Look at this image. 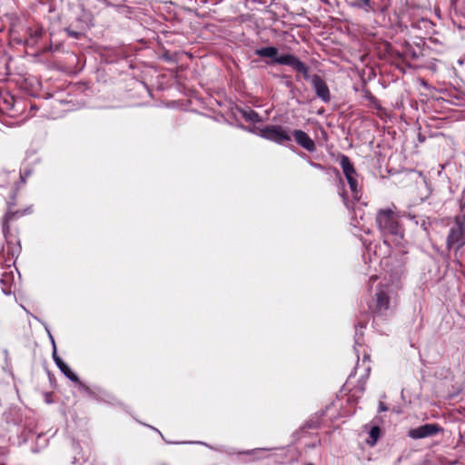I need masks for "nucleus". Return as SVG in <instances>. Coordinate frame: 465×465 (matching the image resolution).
Listing matches in <instances>:
<instances>
[{"label":"nucleus","instance_id":"nucleus-1","mask_svg":"<svg viewBox=\"0 0 465 465\" xmlns=\"http://www.w3.org/2000/svg\"><path fill=\"white\" fill-rule=\"evenodd\" d=\"M373 289L374 311L379 315H386L396 307L397 292L401 288L398 281L371 276L370 279Z\"/></svg>","mask_w":465,"mask_h":465},{"label":"nucleus","instance_id":"nucleus-2","mask_svg":"<svg viewBox=\"0 0 465 465\" xmlns=\"http://www.w3.org/2000/svg\"><path fill=\"white\" fill-rule=\"evenodd\" d=\"M379 229L382 233L384 243L402 246L404 231L399 223L398 215L391 209L381 210L376 218Z\"/></svg>","mask_w":465,"mask_h":465},{"label":"nucleus","instance_id":"nucleus-3","mask_svg":"<svg viewBox=\"0 0 465 465\" xmlns=\"http://www.w3.org/2000/svg\"><path fill=\"white\" fill-rule=\"evenodd\" d=\"M463 245H465V216H458L450 228L447 247L458 250Z\"/></svg>","mask_w":465,"mask_h":465},{"label":"nucleus","instance_id":"nucleus-4","mask_svg":"<svg viewBox=\"0 0 465 465\" xmlns=\"http://www.w3.org/2000/svg\"><path fill=\"white\" fill-rule=\"evenodd\" d=\"M256 134L262 138L271 140L277 143L291 141L289 132L280 125H267L264 128L257 129Z\"/></svg>","mask_w":465,"mask_h":465},{"label":"nucleus","instance_id":"nucleus-5","mask_svg":"<svg viewBox=\"0 0 465 465\" xmlns=\"http://www.w3.org/2000/svg\"><path fill=\"white\" fill-rule=\"evenodd\" d=\"M341 166L342 168V172L348 181L351 193L355 197H358V182H357V173L351 163L349 158L347 156H342L341 158Z\"/></svg>","mask_w":465,"mask_h":465},{"label":"nucleus","instance_id":"nucleus-6","mask_svg":"<svg viewBox=\"0 0 465 465\" xmlns=\"http://www.w3.org/2000/svg\"><path fill=\"white\" fill-rule=\"evenodd\" d=\"M440 430V427L435 423H429L408 431V436L418 440L436 435Z\"/></svg>","mask_w":465,"mask_h":465},{"label":"nucleus","instance_id":"nucleus-7","mask_svg":"<svg viewBox=\"0 0 465 465\" xmlns=\"http://www.w3.org/2000/svg\"><path fill=\"white\" fill-rule=\"evenodd\" d=\"M275 63L280 64H286L292 67L299 73L306 74L308 73L307 66L292 54H283L275 58Z\"/></svg>","mask_w":465,"mask_h":465},{"label":"nucleus","instance_id":"nucleus-8","mask_svg":"<svg viewBox=\"0 0 465 465\" xmlns=\"http://www.w3.org/2000/svg\"><path fill=\"white\" fill-rule=\"evenodd\" d=\"M293 136L298 144L306 149L309 152H313L315 150L314 142L310 138V136L302 130H296L293 133Z\"/></svg>","mask_w":465,"mask_h":465},{"label":"nucleus","instance_id":"nucleus-9","mask_svg":"<svg viewBox=\"0 0 465 465\" xmlns=\"http://www.w3.org/2000/svg\"><path fill=\"white\" fill-rule=\"evenodd\" d=\"M312 84L316 91L317 95L324 102L330 100L329 88L319 76H314L312 79Z\"/></svg>","mask_w":465,"mask_h":465},{"label":"nucleus","instance_id":"nucleus-10","mask_svg":"<svg viewBox=\"0 0 465 465\" xmlns=\"http://www.w3.org/2000/svg\"><path fill=\"white\" fill-rule=\"evenodd\" d=\"M2 284V291L5 294L8 295L12 292V285L15 283V274L12 269L9 272H5L0 279Z\"/></svg>","mask_w":465,"mask_h":465},{"label":"nucleus","instance_id":"nucleus-11","mask_svg":"<svg viewBox=\"0 0 465 465\" xmlns=\"http://www.w3.org/2000/svg\"><path fill=\"white\" fill-rule=\"evenodd\" d=\"M255 53L259 56L270 57V58H273L274 60L276 57H278L277 56L278 50L276 47H273V46H268V47H262V48L257 49Z\"/></svg>","mask_w":465,"mask_h":465},{"label":"nucleus","instance_id":"nucleus-12","mask_svg":"<svg viewBox=\"0 0 465 465\" xmlns=\"http://www.w3.org/2000/svg\"><path fill=\"white\" fill-rule=\"evenodd\" d=\"M61 366L59 367L60 371L72 381L78 382V377L75 373L72 371L69 366L64 362H60Z\"/></svg>","mask_w":465,"mask_h":465},{"label":"nucleus","instance_id":"nucleus-13","mask_svg":"<svg viewBox=\"0 0 465 465\" xmlns=\"http://www.w3.org/2000/svg\"><path fill=\"white\" fill-rule=\"evenodd\" d=\"M380 428L377 426L372 427L369 432V439L367 440V443L371 446L375 445L380 437Z\"/></svg>","mask_w":465,"mask_h":465},{"label":"nucleus","instance_id":"nucleus-14","mask_svg":"<svg viewBox=\"0 0 465 465\" xmlns=\"http://www.w3.org/2000/svg\"><path fill=\"white\" fill-rule=\"evenodd\" d=\"M242 117L249 122H260L261 119L253 110H245L242 112Z\"/></svg>","mask_w":465,"mask_h":465},{"label":"nucleus","instance_id":"nucleus-15","mask_svg":"<svg viewBox=\"0 0 465 465\" xmlns=\"http://www.w3.org/2000/svg\"><path fill=\"white\" fill-rule=\"evenodd\" d=\"M15 214L11 213L10 209L8 210V212L6 213V214L5 215L4 217V221H3V232H4V235L5 238H8L7 236V233H8V226H7V223L9 221H11L12 217L14 216Z\"/></svg>","mask_w":465,"mask_h":465},{"label":"nucleus","instance_id":"nucleus-16","mask_svg":"<svg viewBox=\"0 0 465 465\" xmlns=\"http://www.w3.org/2000/svg\"><path fill=\"white\" fill-rule=\"evenodd\" d=\"M52 342H53V345H54L53 359H54L55 364L57 365V367L59 368L61 366L60 362H64V361H62V359L56 353L55 344H54V341L53 339H52Z\"/></svg>","mask_w":465,"mask_h":465},{"label":"nucleus","instance_id":"nucleus-17","mask_svg":"<svg viewBox=\"0 0 465 465\" xmlns=\"http://www.w3.org/2000/svg\"><path fill=\"white\" fill-rule=\"evenodd\" d=\"M386 407L383 406L382 403L380 404V411H386Z\"/></svg>","mask_w":465,"mask_h":465},{"label":"nucleus","instance_id":"nucleus-18","mask_svg":"<svg viewBox=\"0 0 465 465\" xmlns=\"http://www.w3.org/2000/svg\"><path fill=\"white\" fill-rule=\"evenodd\" d=\"M308 465H312V464H308Z\"/></svg>","mask_w":465,"mask_h":465}]
</instances>
